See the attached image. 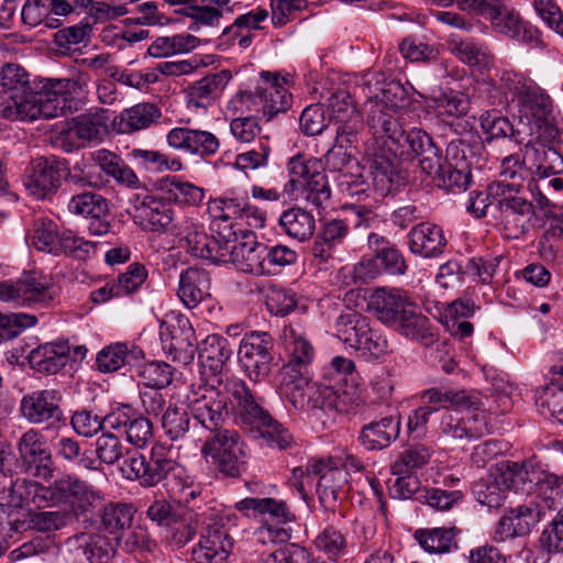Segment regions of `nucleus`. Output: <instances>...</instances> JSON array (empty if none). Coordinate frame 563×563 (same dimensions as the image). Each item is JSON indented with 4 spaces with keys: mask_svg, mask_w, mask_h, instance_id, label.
<instances>
[{
    "mask_svg": "<svg viewBox=\"0 0 563 563\" xmlns=\"http://www.w3.org/2000/svg\"><path fill=\"white\" fill-rule=\"evenodd\" d=\"M0 86L8 96L1 114L12 121L64 115L80 89L79 82L70 78L31 79L30 73L18 63L1 66Z\"/></svg>",
    "mask_w": 563,
    "mask_h": 563,
    "instance_id": "nucleus-1",
    "label": "nucleus"
},
{
    "mask_svg": "<svg viewBox=\"0 0 563 563\" xmlns=\"http://www.w3.org/2000/svg\"><path fill=\"white\" fill-rule=\"evenodd\" d=\"M367 124L375 142L400 162L418 159L422 172L435 170L439 147L432 136L422 129L405 131L397 115L375 107L367 113Z\"/></svg>",
    "mask_w": 563,
    "mask_h": 563,
    "instance_id": "nucleus-2",
    "label": "nucleus"
},
{
    "mask_svg": "<svg viewBox=\"0 0 563 563\" xmlns=\"http://www.w3.org/2000/svg\"><path fill=\"white\" fill-rule=\"evenodd\" d=\"M225 389L235 404V415L243 427L258 431L271 446L284 449L289 445L290 433L262 407L260 398L244 380L232 379Z\"/></svg>",
    "mask_w": 563,
    "mask_h": 563,
    "instance_id": "nucleus-3",
    "label": "nucleus"
},
{
    "mask_svg": "<svg viewBox=\"0 0 563 563\" xmlns=\"http://www.w3.org/2000/svg\"><path fill=\"white\" fill-rule=\"evenodd\" d=\"M280 388L297 409L345 411L347 408V395L340 386L310 384L306 374L295 372L291 366H283Z\"/></svg>",
    "mask_w": 563,
    "mask_h": 563,
    "instance_id": "nucleus-4",
    "label": "nucleus"
},
{
    "mask_svg": "<svg viewBox=\"0 0 563 563\" xmlns=\"http://www.w3.org/2000/svg\"><path fill=\"white\" fill-rule=\"evenodd\" d=\"M523 479L527 487L523 493L537 494L548 509L561 506L550 529L543 531L541 541L549 551L563 552V477L525 464Z\"/></svg>",
    "mask_w": 563,
    "mask_h": 563,
    "instance_id": "nucleus-5",
    "label": "nucleus"
},
{
    "mask_svg": "<svg viewBox=\"0 0 563 563\" xmlns=\"http://www.w3.org/2000/svg\"><path fill=\"white\" fill-rule=\"evenodd\" d=\"M336 335L367 361L378 360L390 351L388 340L371 327L366 317L357 312H349L338 318Z\"/></svg>",
    "mask_w": 563,
    "mask_h": 563,
    "instance_id": "nucleus-6",
    "label": "nucleus"
},
{
    "mask_svg": "<svg viewBox=\"0 0 563 563\" xmlns=\"http://www.w3.org/2000/svg\"><path fill=\"white\" fill-rule=\"evenodd\" d=\"M186 402L191 417L209 431L210 435L234 431L225 428L231 418L229 397L218 389L200 385L186 396Z\"/></svg>",
    "mask_w": 563,
    "mask_h": 563,
    "instance_id": "nucleus-7",
    "label": "nucleus"
},
{
    "mask_svg": "<svg viewBox=\"0 0 563 563\" xmlns=\"http://www.w3.org/2000/svg\"><path fill=\"white\" fill-rule=\"evenodd\" d=\"M201 454L210 459L224 477L238 478L246 467L245 443L236 431L209 435Z\"/></svg>",
    "mask_w": 563,
    "mask_h": 563,
    "instance_id": "nucleus-8",
    "label": "nucleus"
},
{
    "mask_svg": "<svg viewBox=\"0 0 563 563\" xmlns=\"http://www.w3.org/2000/svg\"><path fill=\"white\" fill-rule=\"evenodd\" d=\"M100 499L99 493L91 486L70 475L56 479L49 489V507L68 506L71 520L91 516Z\"/></svg>",
    "mask_w": 563,
    "mask_h": 563,
    "instance_id": "nucleus-9",
    "label": "nucleus"
},
{
    "mask_svg": "<svg viewBox=\"0 0 563 563\" xmlns=\"http://www.w3.org/2000/svg\"><path fill=\"white\" fill-rule=\"evenodd\" d=\"M525 464L503 461L490 470L485 483L477 485V500L489 508H499L508 490H527L523 479Z\"/></svg>",
    "mask_w": 563,
    "mask_h": 563,
    "instance_id": "nucleus-10",
    "label": "nucleus"
},
{
    "mask_svg": "<svg viewBox=\"0 0 563 563\" xmlns=\"http://www.w3.org/2000/svg\"><path fill=\"white\" fill-rule=\"evenodd\" d=\"M366 155L372 185L379 196H388L409 183V173L402 167V162L385 151L378 142L374 141Z\"/></svg>",
    "mask_w": 563,
    "mask_h": 563,
    "instance_id": "nucleus-11",
    "label": "nucleus"
},
{
    "mask_svg": "<svg viewBox=\"0 0 563 563\" xmlns=\"http://www.w3.org/2000/svg\"><path fill=\"white\" fill-rule=\"evenodd\" d=\"M263 85L255 90H245L239 93V101L250 112H262L267 120H272L279 112H285L290 106V95L282 86L279 76L269 71H262Z\"/></svg>",
    "mask_w": 563,
    "mask_h": 563,
    "instance_id": "nucleus-12",
    "label": "nucleus"
},
{
    "mask_svg": "<svg viewBox=\"0 0 563 563\" xmlns=\"http://www.w3.org/2000/svg\"><path fill=\"white\" fill-rule=\"evenodd\" d=\"M274 340L267 332L246 333L240 342L238 357L242 369L254 383L264 380L272 372Z\"/></svg>",
    "mask_w": 563,
    "mask_h": 563,
    "instance_id": "nucleus-13",
    "label": "nucleus"
},
{
    "mask_svg": "<svg viewBox=\"0 0 563 563\" xmlns=\"http://www.w3.org/2000/svg\"><path fill=\"white\" fill-rule=\"evenodd\" d=\"M521 191H490L496 201L495 219L503 225L505 235L518 239L526 234L534 216V207L527 198L520 196Z\"/></svg>",
    "mask_w": 563,
    "mask_h": 563,
    "instance_id": "nucleus-14",
    "label": "nucleus"
},
{
    "mask_svg": "<svg viewBox=\"0 0 563 563\" xmlns=\"http://www.w3.org/2000/svg\"><path fill=\"white\" fill-rule=\"evenodd\" d=\"M16 449L19 466L24 474L41 479L53 476L52 452L40 431L30 429L24 432L18 441Z\"/></svg>",
    "mask_w": 563,
    "mask_h": 563,
    "instance_id": "nucleus-15",
    "label": "nucleus"
},
{
    "mask_svg": "<svg viewBox=\"0 0 563 563\" xmlns=\"http://www.w3.org/2000/svg\"><path fill=\"white\" fill-rule=\"evenodd\" d=\"M289 174L303 179L302 198L318 209H324L331 199V189L323 173V163L317 158L305 161L297 155L288 163Z\"/></svg>",
    "mask_w": 563,
    "mask_h": 563,
    "instance_id": "nucleus-16",
    "label": "nucleus"
},
{
    "mask_svg": "<svg viewBox=\"0 0 563 563\" xmlns=\"http://www.w3.org/2000/svg\"><path fill=\"white\" fill-rule=\"evenodd\" d=\"M67 172V161L56 156L37 157L25 170L23 184L37 199L55 194Z\"/></svg>",
    "mask_w": 563,
    "mask_h": 563,
    "instance_id": "nucleus-17",
    "label": "nucleus"
},
{
    "mask_svg": "<svg viewBox=\"0 0 563 563\" xmlns=\"http://www.w3.org/2000/svg\"><path fill=\"white\" fill-rule=\"evenodd\" d=\"M165 200L147 194H134L130 199V214L143 230L152 232L166 230L173 222L174 213Z\"/></svg>",
    "mask_w": 563,
    "mask_h": 563,
    "instance_id": "nucleus-18",
    "label": "nucleus"
},
{
    "mask_svg": "<svg viewBox=\"0 0 563 563\" xmlns=\"http://www.w3.org/2000/svg\"><path fill=\"white\" fill-rule=\"evenodd\" d=\"M62 397L55 389H41L23 396L20 405L22 416L33 424L48 421L65 423L66 418L59 406Z\"/></svg>",
    "mask_w": 563,
    "mask_h": 563,
    "instance_id": "nucleus-19",
    "label": "nucleus"
},
{
    "mask_svg": "<svg viewBox=\"0 0 563 563\" xmlns=\"http://www.w3.org/2000/svg\"><path fill=\"white\" fill-rule=\"evenodd\" d=\"M0 299L25 306H46L54 299L53 287L43 278L26 276L14 284L0 283Z\"/></svg>",
    "mask_w": 563,
    "mask_h": 563,
    "instance_id": "nucleus-20",
    "label": "nucleus"
},
{
    "mask_svg": "<svg viewBox=\"0 0 563 563\" xmlns=\"http://www.w3.org/2000/svg\"><path fill=\"white\" fill-rule=\"evenodd\" d=\"M233 549V538L221 523L209 525L191 550L195 563H223Z\"/></svg>",
    "mask_w": 563,
    "mask_h": 563,
    "instance_id": "nucleus-21",
    "label": "nucleus"
},
{
    "mask_svg": "<svg viewBox=\"0 0 563 563\" xmlns=\"http://www.w3.org/2000/svg\"><path fill=\"white\" fill-rule=\"evenodd\" d=\"M544 512L541 504L530 501L509 509L498 521L494 539L505 541L528 534L542 519Z\"/></svg>",
    "mask_w": 563,
    "mask_h": 563,
    "instance_id": "nucleus-22",
    "label": "nucleus"
},
{
    "mask_svg": "<svg viewBox=\"0 0 563 563\" xmlns=\"http://www.w3.org/2000/svg\"><path fill=\"white\" fill-rule=\"evenodd\" d=\"M49 486H44L25 478L11 481L9 486L0 489L1 507H30L32 503L36 508L49 507Z\"/></svg>",
    "mask_w": 563,
    "mask_h": 563,
    "instance_id": "nucleus-23",
    "label": "nucleus"
},
{
    "mask_svg": "<svg viewBox=\"0 0 563 563\" xmlns=\"http://www.w3.org/2000/svg\"><path fill=\"white\" fill-rule=\"evenodd\" d=\"M268 516L272 522H266L255 531L257 541L266 543L286 542L290 539L288 529L283 526L295 519L294 514L290 511L287 504L283 500H276L267 497L263 498L260 514Z\"/></svg>",
    "mask_w": 563,
    "mask_h": 563,
    "instance_id": "nucleus-24",
    "label": "nucleus"
},
{
    "mask_svg": "<svg viewBox=\"0 0 563 563\" xmlns=\"http://www.w3.org/2000/svg\"><path fill=\"white\" fill-rule=\"evenodd\" d=\"M266 245L258 243L254 233H245L241 240L235 239L232 244L231 263L238 269L253 275H268L265 267Z\"/></svg>",
    "mask_w": 563,
    "mask_h": 563,
    "instance_id": "nucleus-25",
    "label": "nucleus"
},
{
    "mask_svg": "<svg viewBox=\"0 0 563 563\" xmlns=\"http://www.w3.org/2000/svg\"><path fill=\"white\" fill-rule=\"evenodd\" d=\"M445 155L455 164L460 163L473 169H482L486 163V151L482 137L477 132L467 131L449 142Z\"/></svg>",
    "mask_w": 563,
    "mask_h": 563,
    "instance_id": "nucleus-26",
    "label": "nucleus"
},
{
    "mask_svg": "<svg viewBox=\"0 0 563 563\" xmlns=\"http://www.w3.org/2000/svg\"><path fill=\"white\" fill-rule=\"evenodd\" d=\"M400 429L399 416H386L364 424L357 440L366 451H382L399 438Z\"/></svg>",
    "mask_w": 563,
    "mask_h": 563,
    "instance_id": "nucleus-27",
    "label": "nucleus"
},
{
    "mask_svg": "<svg viewBox=\"0 0 563 563\" xmlns=\"http://www.w3.org/2000/svg\"><path fill=\"white\" fill-rule=\"evenodd\" d=\"M67 544L75 563H108L113 552L107 538L98 533H78Z\"/></svg>",
    "mask_w": 563,
    "mask_h": 563,
    "instance_id": "nucleus-28",
    "label": "nucleus"
},
{
    "mask_svg": "<svg viewBox=\"0 0 563 563\" xmlns=\"http://www.w3.org/2000/svg\"><path fill=\"white\" fill-rule=\"evenodd\" d=\"M437 157L435 170L432 169L423 173L430 176L437 187L441 189L450 192L466 190L472 181V172L462 164H455L449 159L448 155L443 158L440 148L438 150Z\"/></svg>",
    "mask_w": 563,
    "mask_h": 563,
    "instance_id": "nucleus-29",
    "label": "nucleus"
},
{
    "mask_svg": "<svg viewBox=\"0 0 563 563\" xmlns=\"http://www.w3.org/2000/svg\"><path fill=\"white\" fill-rule=\"evenodd\" d=\"M410 305L404 291L379 288L371 295L368 309L383 323L394 327Z\"/></svg>",
    "mask_w": 563,
    "mask_h": 563,
    "instance_id": "nucleus-30",
    "label": "nucleus"
},
{
    "mask_svg": "<svg viewBox=\"0 0 563 563\" xmlns=\"http://www.w3.org/2000/svg\"><path fill=\"white\" fill-rule=\"evenodd\" d=\"M481 126L487 136V141L494 139H509L517 144H523L529 135V129L525 120L518 118L511 122L508 118L500 115L497 111H486L479 118Z\"/></svg>",
    "mask_w": 563,
    "mask_h": 563,
    "instance_id": "nucleus-31",
    "label": "nucleus"
},
{
    "mask_svg": "<svg viewBox=\"0 0 563 563\" xmlns=\"http://www.w3.org/2000/svg\"><path fill=\"white\" fill-rule=\"evenodd\" d=\"M231 78L229 70H221L195 81L187 89L188 103L195 108H207L220 97Z\"/></svg>",
    "mask_w": 563,
    "mask_h": 563,
    "instance_id": "nucleus-32",
    "label": "nucleus"
},
{
    "mask_svg": "<svg viewBox=\"0 0 563 563\" xmlns=\"http://www.w3.org/2000/svg\"><path fill=\"white\" fill-rule=\"evenodd\" d=\"M446 239L443 230L432 223H420L409 233V249L423 257H434L443 253Z\"/></svg>",
    "mask_w": 563,
    "mask_h": 563,
    "instance_id": "nucleus-33",
    "label": "nucleus"
},
{
    "mask_svg": "<svg viewBox=\"0 0 563 563\" xmlns=\"http://www.w3.org/2000/svg\"><path fill=\"white\" fill-rule=\"evenodd\" d=\"M109 110L103 108L90 110L73 119L68 135L74 134L84 142L101 141L109 131Z\"/></svg>",
    "mask_w": 563,
    "mask_h": 563,
    "instance_id": "nucleus-34",
    "label": "nucleus"
},
{
    "mask_svg": "<svg viewBox=\"0 0 563 563\" xmlns=\"http://www.w3.org/2000/svg\"><path fill=\"white\" fill-rule=\"evenodd\" d=\"M232 353L225 338L218 334L208 335L198 352L199 364L203 373L217 376L222 373Z\"/></svg>",
    "mask_w": 563,
    "mask_h": 563,
    "instance_id": "nucleus-35",
    "label": "nucleus"
},
{
    "mask_svg": "<svg viewBox=\"0 0 563 563\" xmlns=\"http://www.w3.org/2000/svg\"><path fill=\"white\" fill-rule=\"evenodd\" d=\"M208 210L213 218L223 221L246 217L253 219V222H250V224L255 228H263L265 225L264 214L244 199L217 198L210 201Z\"/></svg>",
    "mask_w": 563,
    "mask_h": 563,
    "instance_id": "nucleus-36",
    "label": "nucleus"
},
{
    "mask_svg": "<svg viewBox=\"0 0 563 563\" xmlns=\"http://www.w3.org/2000/svg\"><path fill=\"white\" fill-rule=\"evenodd\" d=\"M210 278L207 272L188 267L179 277L178 297L184 305L196 308L202 300L210 297Z\"/></svg>",
    "mask_w": 563,
    "mask_h": 563,
    "instance_id": "nucleus-37",
    "label": "nucleus"
},
{
    "mask_svg": "<svg viewBox=\"0 0 563 563\" xmlns=\"http://www.w3.org/2000/svg\"><path fill=\"white\" fill-rule=\"evenodd\" d=\"M69 346L65 342H51L33 349L29 363L33 369L43 374H55L66 364Z\"/></svg>",
    "mask_w": 563,
    "mask_h": 563,
    "instance_id": "nucleus-38",
    "label": "nucleus"
},
{
    "mask_svg": "<svg viewBox=\"0 0 563 563\" xmlns=\"http://www.w3.org/2000/svg\"><path fill=\"white\" fill-rule=\"evenodd\" d=\"M530 169L517 154L509 155L501 161L499 180L489 184L490 191H522L525 183L530 179Z\"/></svg>",
    "mask_w": 563,
    "mask_h": 563,
    "instance_id": "nucleus-39",
    "label": "nucleus"
},
{
    "mask_svg": "<svg viewBox=\"0 0 563 563\" xmlns=\"http://www.w3.org/2000/svg\"><path fill=\"white\" fill-rule=\"evenodd\" d=\"M135 508L132 504L109 503L100 510V522L102 529L112 534L120 545L125 530L131 528Z\"/></svg>",
    "mask_w": 563,
    "mask_h": 563,
    "instance_id": "nucleus-40",
    "label": "nucleus"
},
{
    "mask_svg": "<svg viewBox=\"0 0 563 563\" xmlns=\"http://www.w3.org/2000/svg\"><path fill=\"white\" fill-rule=\"evenodd\" d=\"M278 224L286 235L299 242L308 241L316 230L313 214L300 207L285 210L279 217Z\"/></svg>",
    "mask_w": 563,
    "mask_h": 563,
    "instance_id": "nucleus-41",
    "label": "nucleus"
},
{
    "mask_svg": "<svg viewBox=\"0 0 563 563\" xmlns=\"http://www.w3.org/2000/svg\"><path fill=\"white\" fill-rule=\"evenodd\" d=\"M402 335L418 340L424 345L433 343L434 333L430 320L423 316L420 309L411 302L400 319L394 325Z\"/></svg>",
    "mask_w": 563,
    "mask_h": 563,
    "instance_id": "nucleus-42",
    "label": "nucleus"
},
{
    "mask_svg": "<svg viewBox=\"0 0 563 563\" xmlns=\"http://www.w3.org/2000/svg\"><path fill=\"white\" fill-rule=\"evenodd\" d=\"M460 530L455 527L418 529L415 532V539L421 548L434 554H444L457 549L456 537Z\"/></svg>",
    "mask_w": 563,
    "mask_h": 563,
    "instance_id": "nucleus-43",
    "label": "nucleus"
},
{
    "mask_svg": "<svg viewBox=\"0 0 563 563\" xmlns=\"http://www.w3.org/2000/svg\"><path fill=\"white\" fill-rule=\"evenodd\" d=\"M159 117L161 111L155 104L144 102L123 110L119 115V122H113L118 125L119 132L131 133L148 128Z\"/></svg>",
    "mask_w": 563,
    "mask_h": 563,
    "instance_id": "nucleus-44",
    "label": "nucleus"
},
{
    "mask_svg": "<svg viewBox=\"0 0 563 563\" xmlns=\"http://www.w3.org/2000/svg\"><path fill=\"white\" fill-rule=\"evenodd\" d=\"M161 190L167 201L181 206H198L205 198V190L175 176L166 177L161 183Z\"/></svg>",
    "mask_w": 563,
    "mask_h": 563,
    "instance_id": "nucleus-45",
    "label": "nucleus"
},
{
    "mask_svg": "<svg viewBox=\"0 0 563 563\" xmlns=\"http://www.w3.org/2000/svg\"><path fill=\"white\" fill-rule=\"evenodd\" d=\"M176 466V461L169 456L164 446H153L150 455L145 456L146 474L144 477V487L157 485L165 479Z\"/></svg>",
    "mask_w": 563,
    "mask_h": 563,
    "instance_id": "nucleus-46",
    "label": "nucleus"
},
{
    "mask_svg": "<svg viewBox=\"0 0 563 563\" xmlns=\"http://www.w3.org/2000/svg\"><path fill=\"white\" fill-rule=\"evenodd\" d=\"M423 398L427 399V406L432 407H446L454 406L460 409H478L481 400L475 395H472L465 390H445L442 391L437 388H430L424 391Z\"/></svg>",
    "mask_w": 563,
    "mask_h": 563,
    "instance_id": "nucleus-47",
    "label": "nucleus"
},
{
    "mask_svg": "<svg viewBox=\"0 0 563 563\" xmlns=\"http://www.w3.org/2000/svg\"><path fill=\"white\" fill-rule=\"evenodd\" d=\"M141 350L129 349L125 343H113L103 347L97 355V366L100 372L112 373L132 360H136Z\"/></svg>",
    "mask_w": 563,
    "mask_h": 563,
    "instance_id": "nucleus-48",
    "label": "nucleus"
},
{
    "mask_svg": "<svg viewBox=\"0 0 563 563\" xmlns=\"http://www.w3.org/2000/svg\"><path fill=\"white\" fill-rule=\"evenodd\" d=\"M536 167V176L539 178H547L551 175H559L563 173V155L555 146L534 145L531 148L530 155Z\"/></svg>",
    "mask_w": 563,
    "mask_h": 563,
    "instance_id": "nucleus-49",
    "label": "nucleus"
},
{
    "mask_svg": "<svg viewBox=\"0 0 563 563\" xmlns=\"http://www.w3.org/2000/svg\"><path fill=\"white\" fill-rule=\"evenodd\" d=\"M200 40L191 34L157 37L148 47L147 53L153 57H164L187 53L196 48Z\"/></svg>",
    "mask_w": 563,
    "mask_h": 563,
    "instance_id": "nucleus-50",
    "label": "nucleus"
},
{
    "mask_svg": "<svg viewBox=\"0 0 563 563\" xmlns=\"http://www.w3.org/2000/svg\"><path fill=\"white\" fill-rule=\"evenodd\" d=\"M451 52L463 63L471 66H488L490 55L487 48L471 38L452 37L449 41Z\"/></svg>",
    "mask_w": 563,
    "mask_h": 563,
    "instance_id": "nucleus-51",
    "label": "nucleus"
},
{
    "mask_svg": "<svg viewBox=\"0 0 563 563\" xmlns=\"http://www.w3.org/2000/svg\"><path fill=\"white\" fill-rule=\"evenodd\" d=\"M314 545L331 562H339L349 552L345 536L332 526L325 527L318 533Z\"/></svg>",
    "mask_w": 563,
    "mask_h": 563,
    "instance_id": "nucleus-52",
    "label": "nucleus"
},
{
    "mask_svg": "<svg viewBox=\"0 0 563 563\" xmlns=\"http://www.w3.org/2000/svg\"><path fill=\"white\" fill-rule=\"evenodd\" d=\"M529 129L527 140H525L526 156L530 155V151L534 145L555 146L559 141V129L550 121L544 119H533L525 121Z\"/></svg>",
    "mask_w": 563,
    "mask_h": 563,
    "instance_id": "nucleus-53",
    "label": "nucleus"
},
{
    "mask_svg": "<svg viewBox=\"0 0 563 563\" xmlns=\"http://www.w3.org/2000/svg\"><path fill=\"white\" fill-rule=\"evenodd\" d=\"M172 339L169 344V352L174 354V360L184 364H189L194 361L197 345V338L192 327L188 321L179 329L170 332Z\"/></svg>",
    "mask_w": 563,
    "mask_h": 563,
    "instance_id": "nucleus-54",
    "label": "nucleus"
},
{
    "mask_svg": "<svg viewBox=\"0 0 563 563\" xmlns=\"http://www.w3.org/2000/svg\"><path fill=\"white\" fill-rule=\"evenodd\" d=\"M431 459V450L421 443L408 445L391 464V474L415 473Z\"/></svg>",
    "mask_w": 563,
    "mask_h": 563,
    "instance_id": "nucleus-55",
    "label": "nucleus"
},
{
    "mask_svg": "<svg viewBox=\"0 0 563 563\" xmlns=\"http://www.w3.org/2000/svg\"><path fill=\"white\" fill-rule=\"evenodd\" d=\"M70 213L82 216L85 218H99L108 214L107 200L99 194L84 191L74 195L68 203Z\"/></svg>",
    "mask_w": 563,
    "mask_h": 563,
    "instance_id": "nucleus-56",
    "label": "nucleus"
},
{
    "mask_svg": "<svg viewBox=\"0 0 563 563\" xmlns=\"http://www.w3.org/2000/svg\"><path fill=\"white\" fill-rule=\"evenodd\" d=\"M186 407L169 404L162 417V426L170 440H178L186 435L190 428V416Z\"/></svg>",
    "mask_w": 563,
    "mask_h": 563,
    "instance_id": "nucleus-57",
    "label": "nucleus"
},
{
    "mask_svg": "<svg viewBox=\"0 0 563 563\" xmlns=\"http://www.w3.org/2000/svg\"><path fill=\"white\" fill-rule=\"evenodd\" d=\"M307 471L319 475L317 486L325 489H335L338 492H349V479L346 472L342 471L338 465L329 466L323 461L314 462L308 465Z\"/></svg>",
    "mask_w": 563,
    "mask_h": 563,
    "instance_id": "nucleus-58",
    "label": "nucleus"
},
{
    "mask_svg": "<svg viewBox=\"0 0 563 563\" xmlns=\"http://www.w3.org/2000/svg\"><path fill=\"white\" fill-rule=\"evenodd\" d=\"M514 96L518 99L519 118L522 117L525 121H532L533 119H544L547 114L545 99L537 95L534 91L526 86L509 88Z\"/></svg>",
    "mask_w": 563,
    "mask_h": 563,
    "instance_id": "nucleus-59",
    "label": "nucleus"
},
{
    "mask_svg": "<svg viewBox=\"0 0 563 563\" xmlns=\"http://www.w3.org/2000/svg\"><path fill=\"white\" fill-rule=\"evenodd\" d=\"M488 16L493 25L501 33L515 37L520 32V18L503 0H492V7L488 8Z\"/></svg>",
    "mask_w": 563,
    "mask_h": 563,
    "instance_id": "nucleus-60",
    "label": "nucleus"
},
{
    "mask_svg": "<svg viewBox=\"0 0 563 563\" xmlns=\"http://www.w3.org/2000/svg\"><path fill=\"white\" fill-rule=\"evenodd\" d=\"M411 104V96L409 89L406 88L400 81L391 80L382 89V103L373 104L368 113L375 107H382L385 112L396 115L397 110L409 108Z\"/></svg>",
    "mask_w": 563,
    "mask_h": 563,
    "instance_id": "nucleus-61",
    "label": "nucleus"
},
{
    "mask_svg": "<svg viewBox=\"0 0 563 563\" xmlns=\"http://www.w3.org/2000/svg\"><path fill=\"white\" fill-rule=\"evenodd\" d=\"M288 339L291 358L285 366H291L295 372L305 374L303 369L313 360L314 349L305 335L297 334L294 329L289 330Z\"/></svg>",
    "mask_w": 563,
    "mask_h": 563,
    "instance_id": "nucleus-62",
    "label": "nucleus"
},
{
    "mask_svg": "<svg viewBox=\"0 0 563 563\" xmlns=\"http://www.w3.org/2000/svg\"><path fill=\"white\" fill-rule=\"evenodd\" d=\"M332 122L325 104L316 103L305 108L300 115V128L307 135H318Z\"/></svg>",
    "mask_w": 563,
    "mask_h": 563,
    "instance_id": "nucleus-63",
    "label": "nucleus"
},
{
    "mask_svg": "<svg viewBox=\"0 0 563 563\" xmlns=\"http://www.w3.org/2000/svg\"><path fill=\"white\" fill-rule=\"evenodd\" d=\"M260 563H313L311 554L296 544H286L272 551H264L258 559Z\"/></svg>",
    "mask_w": 563,
    "mask_h": 563,
    "instance_id": "nucleus-64",
    "label": "nucleus"
}]
</instances>
